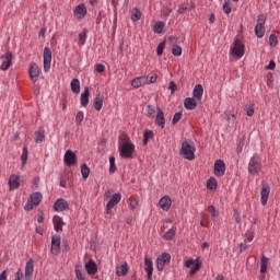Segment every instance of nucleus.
<instances>
[{"mask_svg": "<svg viewBox=\"0 0 280 280\" xmlns=\"http://www.w3.org/2000/svg\"><path fill=\"white\" fill-rule=\"evenodd\" d=\"M234 219H235L236 224L242 223V215L240 214V212L237 210H234Z\"/></svg>", "mask_w": 280, "mask_h": 280, "instance_id": "53", "label": "nucleus"}, {"mask_svg": "<svg viewBox=\"0 0 280 280\" xmlns=\"http://www.w3.org/2000/svg\"><path fill=\"white\" fill-rule=\"evenodd\" d=\"M28 73L33 82H36L38 80V77L40 75V70L38 69L37 65L33 63L30 67Z\"/></svg>", "mask_w": 280, "mask_h": 280, "instance_id": "22", "label": "nucleus"}, {"mask_svg": "<svg viewBox=\"0 0 280 280\" xmlns=\"http://www.w3.org/2000/svg\"><path fill=\"white\" fill-rule=\"evenodd\" d=\"M266 15L260 14L257 19V24L255 26V34L257 38H264V35L266 34Z\"/></svg>", "mask_w": 280, "mask_h": 280, "instance_id": "6", "label": "nucleus"}, {"mask_svg": "<svg viewBox=\"0 0 280 280\" xmlns=\"http://www.w3.org/2000/svg\"><path fill=\"white\" fill-rule=\"evenodd\" d=\"M245 112L247 117H253L255 115V106L253 104L245 105Z\"/></svg>", "mask_w": 280, "mask_h": 280, "instance_id": "43", "label": "nucleus"}, {"mask_svg": "<svg viewBox=\"0 0 280 280\" xmlns=\"http://www.w3.org/2000/svg\"><path fill=\"white\" fill-rule=\"evenodd\" d=\"M186 268H191L189 276L194 277V275H196L198 272V270H200V268H202V262L198 261V260H194V259H188L185 262Z\"/></svg>", "mask_w": 280, "mask_h": 280, "instance_id": "9", "label": "nucleus"}, {"mask_svg": "<svg viewBox=\"0 0 280 280\" xmlns=\"http://www.w3.org/2000/svg\"><path fill=\"white\" fill-rule=\"evenodd\" d=\"M158 114L155 117V124L160 128H165V113H163V109L161 107H156Z\"/></svg>", "mask_w": 280, "mask_h": 280, "instance_id": "20", "label": "nucleus"}, {"mask_svg": "<svg viewBox=\"0 0 280 280\" xmlns=\"http://www.w3.org/2000/svg\"><path fill=\"white\" fill-rule=\"evenodd\" d=\"M70 86H71L72 93H75V95H78V93H80V80L72 79Z\"/></svg>", "mask_w": 280, "mask_h": 280, "instance_id": "34", "label": "nucleus"}, {"mask_svg": "<svg viewBox=\"0 0 280 280\" xmlns=\"http://www.w3.org/2000/svg\"><path fill=\"white\" fill-rule=\"evenodd\" d=\"M279 42H278V39H277V35H275V34H271L270 36H269V45H270V47H277V44H278Z\"/></svg>", "mask_w": 280, "mask_h": 280, "instance_id": "48", "label": "nucleus"}, {"mask_svg": "<svg viewBox=\"0 0 280 280\" xmlns=\"http://www.w3.org/2000/svg\"><path fill=\"white\" fill-rule=\"evenodd\" d=\"M261 172V159L259 156H253L248 163V173L253 176H257Z\"/></svg>", "mask_w": 280, "mask_h": 280, "instance_id": "5", "label": "nucleus"}, {"mask_svg": "<svg viewBox=\"0 0 280 280\" xmlns=\"http://www.w3.org/2000/svg\"><path fill=\"white\" fill-rule=\"evenodd\" d=\"M21 161H22V167L24 165H27V147L23 148V153H22V156H21Z\"/></svg>", "mask_w": 280, "mask_h": 280, "instance_id": "45", "label": "nucleus"}, {"mask_svg": "<svg viewBox=\"0 0 280 280\" xmlns=\"http://www.w3.org/2000/svg\"><path fill=\"white\" fill-rule=\"evenodd\" d=\"M223 10H224L225 14H231V10H232L231 3L230 2H224L223 3Z\"/></svg>", "mask_w": 280, "mask_h": 280, "instance_id": "52", "label": "nucleus"}, {"mask_svg": "<svg viewBox=\"0 0 280 280\" xmlns=\"http://www.w3.org/2000/svg\"><path fill=\"white\" fill-rule=\"evenodd\" d=\"M246 237H247V242H250L252 240L255 238V233L254 232H247Z\"/></svg>", "mask_w": 280, "mask_h": 280, "instance_id": "61", "label": "nucleus"}, {"mask_svg": "<svg viewBox=\"0 0 280 280\" xmlns=\"http://www.w3.org/2000/svg\"><path fill=\"white\" fill-rule=\"evenodd\" d=\"M119 202H121V194L117 192V194H114L110 198V200L107 202L106 205V213H110V211H113V208L116 206V205H119Z\"/></svg>", "mask_w": 280, "mask_h": 280, "instance_id": "11", "label": "nucleus"}, {"mask_svg": "<svg viewBox=\"0 0 280 280\" xmlns=\"http://www.w3.org/2000/svg\"><path fill=\"white\" fill-rule=\"evenodd\" d=\"M89 95H91V92L89 91V86H85L81 94V106H89Z\"/></svg>", "mask_w": 280, "mask_h": 280, "instance_id": "27", "label": "nucleus"}, {"mask_svg": "<svg viewBox=\"0 0 280 280\" xmlns=\"http://www.w3.org/2000/svg\"><path fill=\"white\" fill-rule=\"evenodd\" d=\"M194 9H196V3L185 2V3L179 4L177 12H178V14H185V12H187L189 10H194Z\"/></svg>", "mask_w": 280, "mask_h": 280, "instance_id": "23", "label": "nucleus"}, {"mask_svg": "<svg viewBox=\"0 0 280 280\" xmlns=\"http://www.w3.org/2000/svg\"><path fill=\"white\" fill-rule=\"evenodd\" d=\"M244 49H245V46L242 43V40L236 38L233 42V47L231 48L230 54L231 56H233V58H235V60H240V58L244 56Z\"/></svg>", "mask_w": 280, "mask_h": 280, "instance_id": "3", "label": "nucleus"}, {"mask_svg": "<svg viewBox=\"0 0 280 280\" xmlns=\"http://www.w3.org/2000/svg\"><path fill=\"white\" fill-rule=\"evenodd\" d=\"M179 154L187 161H194V159H196V147L189 144L188 141H184L182 142Z\"/></svg>", "mask_w": 280, "mask_h": 280, "instance_id": "1", "label": "nucleus"}, {"mask_svg": "<svg viewBox=\"0 0 280 280\" xmlns=\"http://www.w3.org/2000/svg\"><path fill=\"white\" fill-rule=\"evenodd\" d=\"M168 89H170L172 95H174V93H176V91H178V85H176V83L174 81H171Z\"/></svg>", "mask_w": 280, "mask_h": 280, "instance_id": "51", "label": "nucleus"}, {"mask_svg": "<svg viewBox=\"0 0 280 280\" xmlns=\"http://www.w3.org/2000/svg\"><path fill=\"white\" fill-rule=\"evenodd\" d=\"M207 187L210 189V191H215L218 189V180L215 177H210L207 182Z\"/></svg>", "mask_w": 280, "mask_h": 280, "instance_id": "33", "label": "nucleus"}, {"mask_svg": "<svg viewBox=\"0 0 280 280\" xmlns=\"http://www.w3.org/2000/svg\"><path fill=\"white\" fill-rule=\"evenodd\" d=\"M165 49V42H161L159 45H158V48H156V54L158 56H163V50Z\"/></svg>", "mask_w": 280, "mask_h": 280, "instance_id": "49", "label": "nucleus"}, {"mask_svg": "<svg viewBox=\"0 0 280 280\" xmlns=\"http://www.w3.org/2000/svg\"><path fill=\"white\" fill-rule=\"evenodd\" d=\"M65 164L68 167H72L73 165H78V156L71 150L66 151L63 156Z\"/></svg>", "mask_w": 280, "mask_h": 280, "instance_id": "8", "label": "nucleus"}, {"mask_svg": "<svg viewBox=\"0 0 280 280\" xmlns=\"http://www.w3.org/2000/svg\"><path fill=\"white\" fill-rule=\"evenodd\" d=\"M75 275H77L78 280H85V278L82 275V271L80 269H75Z\"/></svg>", "mask_w": 280, "mask_h": 280, "instance_id": "59", "label": "nucleus"}, {"mask_svg": "<svg viewBox=\"0 0 280 280\" xmlns=\"http://www.w3.org/2000/svg\"><path fill=\"white\" fill-rule=\"evenodd\" d=\"M86 40V30L79 34V45H84Z\"/></svg>", "mask_w": 280, "mask_h": 280, "instance_id": "50", "label": "nucleus"}, {"mask_svg": "<svg viewBox=\"0 0 280 280\" xmlns=\"http://www.w3.org/2000/svg\"><path fill=\"white\" fill-rule=\"evenodd\" d=\"M112 195H113V192L110 190H107L104 192V198L108 199V198H110Z\"/></svg>", "mask_w": 280, "mask_h": 280, "instance_id": "64", "label": "nucleus"}, {"mask_svg": "<svg viewBox=\"0 0 280 280\" xmlns=\"http://www.w3.org/2000/svg\"><path fill=\"white\" fill-rule=\"evenodd\" d=\"M170 261H172V255H170L168 253H163L162 255H160L156 259V269L159 270V272H163V270L165 269V264H170Z\"/></svg>", "mask_w": 280, "mask_h": 280, "instance_id": "7", "label": "nucleus"}, {"mask_svg": "<svg viewBox=\"0 0 280 280\" xmlns=\"http://www.w3.org/2000/svg\"><path fill=\"white\" fill-rule=\"evenodd\" d=\"M0 280H8V270H3L0 273Z\"/></svg>", "mask_w": 280, "mask_h": 280, "instance_id": "62", "label": "nucleus"}, {"mask_svg": "<svg viewBox=\"0 0 280 280\" xmlns=\"http://www.w3.org/2000/svg\"><path fill=\"white\" fill-rule=\"evenodd\" d=\"M150 139H154V131L147 129L143 133V145H148V141H150Z\"/></svg>", "mask_w": 280, "mask_h": 280, "instance_id": "35", "label": "nucleus"}, {"mask_svg": "<svg viewBox=\"0 0 280 280\" xmlns=\"http://www.w3.org/2000/svg\"><path fill=\"white\" fill-rule=\"evenodd\" d=\"M55 231L60 232L62 231V226H65V221H62V218L55 215L52 219Z\"/></svg>", "mask_w": 280, "mask_h": 280, "instance_id": "25", "label": "nucleus"}, {"mask_svg": "<svg viewBox=\"0 0 280 280\" xmlns=\"http://www.w3.org/2000/svg\"><path fill=\"white\" fill-rule=\"evenodd\" d=\"M32 275H34V260L30 259L25 266V278L27 279L32 277Z\"/></svg>", "mask_w": 280, "mask_h": 280, "instance_id": "28", "label": "nucleus"}, {"mask_svg": "<svg viewBox=\"0 0 280 280\" xmlns=\"http://www.w3.org/2000/svg\"><path fill=\"white\" fill-rule=\"evenodd\" d=\"M141 20V10L139 8H133L131 10V21L137 22Z\"/></svg>", "mask_w": 280, "mask_h": 280, "instance_id": "37", "label": "nucleus"}, {"mask_svg": "<svg viewBox=\"0 0 280 280\" xmlns=\"http://www.w3.org/2000/svg\"><path fill=\"white\" fill-rule=\"evenodd\" d=\"M208 209H209L210 213H212L213 218H218L219 213H218V210H215L214 206H209Z\"/></svg>", "mask_w": 280, "mask_h": 280, "instance_id": "55", "label": "nucleus"}, {"mask_svg": "<svg viewBox=\"0 0 280 280\" xmlns=\"http://www.w3.org/2000/svg\"><path fill=\"white\" fill-rule=\"evenodd\" d=\"M117 277H126L128 275V262L122 264L120 267L116 270Z\"/></svg>", "mask_w": 280, "mask_h": 280, "instance_id": "31", "label": "nucleus"}, {"mask_svg": "<svg viewBox=\"0 0 280 280\" xmlns=\"http://www.w3.org/2000/svg\"><path fill=\"white\" fill-rule=\"evenodd\" d=\"M74 16H80L81 19L86 16V7L84 4H79L74 9Z\"/></svg>", "mask_w": 280, "mask_h": 280, "instance_id": "30", "label": "nucleus"}, {"mask_svg": "<svg viewBox=\"0 0 280 280\" xmlns=\"http://www.w3.org/2000/svg\"><path fill=\"white\" fill-rule=\"evenodd\" d=\"M269 196H270V186L264 184L260 190V202L262 207H266V205H268Z\"/></svg>", "mask_w": 280, "mask_h": 280, "instance_id": "15", "label": "nucleus"}, {"mask_svg": "<svg viewBox=\"0 0 280 280\" xmlns=\"http://www.w3.org/2000/svg\"><path fill=\"white\" fill-rule=\"evenodd\" d=\"M104 106V96L101 94H97L94 98V108L95 110H102Z\"/></svg>", "mask_w": 280, "mask_h": 280, "instance_id": "29", "label": "nucleus"}, {"mask_svg": "<svg viewBox=\"0 0 280 280\" xmlns=\"http://www.w3.org/2000/svg\"><path fill=\"white\" fill-rule=\"evenodd\" d=\"M45 141V130L39 128L38 131H35V143H43Z\"/></svg>", "mask_w": 280, "mask_h": 280, "instance_id": "32", "label": "nucleus"}, {"mask_svg": "<svg viewBox=\"0 0 280 280\" xmlns=\"http://www.w3.org/2000/svg\"><path fill=\"white\" fill-rule=\"evenodd\" d=\"M40 202H43V194L34 192L28 198L24 209H25V211H32V209H34V207H38V205H40Z\"/></svg>", "mask_w": 280, "mask_h": 280, "instance_id": "4", "label": "nucleus"}, {"mask_svg": "<svg viewBox=\"0 0 280 280\" xmlns=\"http://www.w3.org/2000/svg\"><path fill=\"white\" fill-rule=\"evenodd\" d=\"M143 80H145V78H143V77L133 79L131 81V86H133V89H139V88L143 86Z\"/></svg>", "mask_w": 280, "mask_h": 280, "instance_id": "40", "label": "nucleus"}, {"mask_svg": "<svg viewBox=\"0 0 280 280\" xmlns=\"http://www.w3.org/2000/svg\"><path fill=\"white\" fill-rule=\"evenodd\" d=\"M37 222H39V223L45 222V217L43 215V211L39 212V214L37 217Z\"/></svg>", "mask_w": 280, "mask_h": 280, "instance_id": "63", "label": "nucleus"}, {"mask_svg": "<svg viewBox=\"0 0 280 280\" xmlns=\"http://www.w3.org/2000/svg\"><path fill=\"white\" fill-rule=\"evenodd\" d=\"M276 67H277V63H275V61L271 60V61L269 62V65L266 67V69L272 71V70H275Z\"/></svg>", "mask_w": 280, "mask_h": 280, "instance_id": "60", "label": "nucleus"}, {"mask_svg": "<svg viewBox=\"0 0 280 280\" xmlns=\"http://www.w3.org/2000/svg\"><path fill=\"white\" fill-rule=\"evenodd\" d=\"M119 154L121 159H133L132 154H135V145L132 144V142H124L119 147Z\"/></svg>", "mask_w": 280, "mask_h": 280, "instance_id": "2", "label": "nucleus"}, {"mask_svg": "<svg viewBox=\"0 0 280 280\" xmlns=\"http://www.w3.org/2000/svg\"><path fill=\"white\" fill-rule=\"evenodd\" d=\"M180 119H183V112H178L174 115L172 125L176 126V124H178V121H180Z\"/></svg>", "mask_w": 280, "mask_h": 280, "instance_id": "46", "label": "nucleus"}, {"mask_svg": "<svg viewBox=\"0 0 280 280\" xmlns=\"http://www.w3.org/2000/svg\"><path fill=\"white\" fill-rule=\"evenodd\" d=\"M198 106V101L194 97H186L184 100V107L186 110H194Z\"/></svg>", "mask_w": 280, "mask_h": 280, "instance_id": "21", "label": "nucleus"}, {"mask_svg": "<svg viewBox=\"0 0 280 280\" xmlns=\"http://www.w3.org/2000/svg\"><path fill=\"white\" fill-rule=\"evenodd\" d=\"M144 270L148 275L147 279L152 280V272H154V267L152 264V258L145 257L144 258Z\"/></svg>", "mask_w": 280, "mask_h": 280, "instance_id": "19", "label": "nucleus"}, {"mask_svg": "<svg viewBox=\"0 0 280 280\" xmlns=\"http://www.w3.org/2000/svg\"><path fill=\"white\" fill-rule=\"evenodd\" d=\"M129 207L132 211H135L136 208L139 207V200L135 199L129 203Z\"/></svg>", "mask_w": 280, "mask_h": 280, "instance_id": "56", "label": "nucleus"}, {"mask_svg": "<svg viewBox=\"0 0 280 280\" xmlns=\"http://www.w3.org/2000/svg\"><path fill=\"white\" fill-rule=\"evenodd\" d=\"M21 185L19 180V176L16 175H11L9 178V187L10 189H19V186Z\"/></svg>", "mask_w": 280, "mask_h": 280, "instance_id": "26", "label": "nucleus"}, {"mask_svg": "<svg viewBox=\"0 0 280 280\" xmlns=\"http://www.w3.org/2000/svg\"><path fill=\"white\" fill-rule=\"evenodd\" d=\"M202 95H205V88L201 84H196L192 90V98H195L198 104H202Z\"/></svg>", "mask_w": 280, "mask_h": 280, "instance_id": "12", "label": "nucleus"}, {"mask_svg": "<svg viewBox=\"0 0 280 280\" xmlns=\"http://www.w3.org/2000/svg\"><path fill=\"white\" fill-rule=\"evenodd\" d=\"M51 69V49L49 47L44 48V71Z\"/></svg>", "mask_w": 280, "mask_h": 280, "instance_id": "13", "label": "nucleus"}, {"mask_svg": "<svg viewBox=\"0 0 280 280\" xmlns=\"http://www.w3.org/2000/svg\"><path fill=\"white\" fill-rule=\"evenodd\" d=\"M165 27V23L163 22H156L153 26V32L155 34H163V30Z\"/></svg>", "mask_w": 280, "mask_h": 280, "instance_id": "41", "label": "nucleus"}, {"mask_svg": "<svg viewBox=\"0 0 280 280\" xmlns=\"http://www.w3.org/2000/svg\"><path fill=\"white\" fill-rule=\"evenodd\" d=\"M267 271H268V257L261 256V259H260V272H261V275H264Z\"/></svg>", "mask_w": 280, "mask_h": 280, "instance_id": "36", "label": "nucleus"}, {"mask_svg": "<svg viewBox=\"0 0 280 280\" xmlns=\"http://www.w3.org/2000/svg\"><path fill=\"white\" fill-rule=\"evenodd\" d=\"M174 237H176V230L174 229H170L163 236V238L166 240V242H172Z\"/></svg>", "mask_w": 280, "mask_h": 280, "instance_id": "38", "label": "nucleus"}, {"mask_svg": "<svg viewBox=\"0 0 280 280\" xmlns=\"http://www.w3.org/2000/svg\"><path fill=\"white\" fill-rule=\"evenodd\" d=\"M154 115H156V109L152 105L147 106V117L150 119H154Z\"/></svg>", "mask_w": 280, "mask_h": 280, "instance_id": "42", "label": "nucleus"}, {"mask_svg": "<svg viewBox=\"0 0 280 280\" xmlns=\"http://www.w3.org/2000/svg\"><path fill=\"white\" fill-rule=\"evenodd\" d=\"M226 172V164H224V161L217 160L214 163V176L218 178H222Z\"/></svg>", "mask_w": 280, "mask_h": 280, "instance_id": "10", "label": "nucleus"}, {"mask_svg": "<svg viewBox=\"0 0 280 280\" xmlns=\"http://www.w3.org/2000/svg\"><path fill=\"white\" fill-rule=\"evenodd\" d=\"M75 121H77L78 126L82 125V121H84V113L83 112L77 113Z\"/></svg>", "mask_w": 280, "mask_h": 280, "instance_id": "47", "label": "nucleus"}, {"mask_svg": "<svg viewBox=\"0 0 280 280\" xmlns=\"http://www.w3.org/2000/svg\"><path fill=\"white\" fill-rule=\"evenodd\" d=\"M67 180H69V177L62 176L59 183L60 187H63V188L67 187Z\"/></svg>", "mask_w": 280, "mask_h": 280, "instance_id": "57", "label": "nucleus"}, {"mask_svg": "<svg viewBox=\"0 0 280 280\" xmlns=\"http://www.w3.org/2000/svg\"><path fill=\"white\" fill-rule=\"evenodd\" d=\"M2 65L0 67L1 71H8L12 66V52L8 51L5 55L1 56Z\"/></svg>", "mask_w": 280, "mask_h": 280, "instance_id": "14", "label": "nucleus"}, {"mask_svg": "<svg viewBox=\"0 0 280 280\" xmlns=\"http://www.w3.org/2000/svg\"><path fill=\"white\" fill-rule=\"evenodd\" d=\"M85 270L88 275H97V264H95V260H90L86 262Z\"/></svg>", "mask_w": 280, "mask_h": 280, "instance_id": "24", "label": "nucleus"}, {"mask_svg": "<svg viewBox=\"0 0 280 280\" xmlns=\"http://www.w3.org/2000/svg\"><path fill=\"white\" fill-rule=\"evenodd\" d=\"M95 70L97 71V73H104V71H106V67L102 63H97Z\"/></svg>", "mask_w": 280, "mask_h": 280, "instance_id": "54", "label": "nucleus"}, {"mask_svg": "<svg viewBox=\"0 0 280 280\" xmlns=\"http://www.w3.org/2000/svg\"><path fill=\"white\" fill-rule=\"evenodd\" d=\"M172 54L173 56H183V48L180 46L177 45H174L172 47Z\"/></svg>", "mask_w": 280, "mask_h": 280, "instance_id": "44", "label": "nucleus"}, {"mask_svg": "<svg viewBox=\"0 0 280 280\" xmlns=\"http://www.w3.org/2000/svg\"><path fill=\"white\" fill-rule=\"evenodd\" d=\"M159 206L162 211H170L172 208V198L170 196H164L160 199Z\"/></svg>", "mask_w": 280, "mask_h": 280, "instance_id": "18", "label": "nucleus"}, {"mask_svg": "<svg viewBox=\"0 0 280 280\" xmlns=\"http://www.w3.org/2000/svg\"><path fill=\"white\" fill-rule=\"evenodd\" d=\"M50 250L52 255H59L60 253V235H55L51 237Z\"/></svg>", "mask_w": 280, "mask_h": 280, "instance_id": "16", "label": "nucleus"}, {"mask_svg": "<svg viewBox=\"0 0 280 280\" xmlns=\"http://www.w3.org/2000/svg\"><path fill=\"white\" fill-rule=\"evenodd\" d=\"M54 209L58 212L69 211V202L65 199H57L54 203Z\"/></svg>", "mask_w": 280, "mask_h": 280, "instance_id": "17", "label": "nucleus"}, {"mask_svg": "<svg viewBox=\"0 0 280 280\" xmlns=\"http://www.w3.org/2000/svg\"><path fill=\"white\" fill-rule=\"evenodd\" d=\"M168 40L171 43V45L174 47V45H178V37L175 36H170Z\"/></svg>", "mask_w": 280, "mask_h": 280, "instance_id": "58", "label": "nucleus"}, {"mask_svg": "<svg viewBox=\"0 0 280 280\" xmlns=\"http://www.w3.org/2000/svg\"><path fill=\"white\" fill-rule=\"evenodd\" d=\"M81 174H82V178L84 180H86V178H89V176L91 174V168H89V165L82 164V166H81Z\"/></svg>", "mask_w": 280, "mask_h": 280, "instance_id": "39", "label": "nucleus"}]
</instances>
